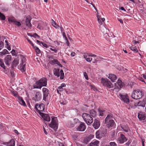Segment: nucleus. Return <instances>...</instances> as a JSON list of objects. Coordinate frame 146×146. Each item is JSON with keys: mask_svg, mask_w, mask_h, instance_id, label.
Wrapping results in <instances>:
<instances>
[{"mask_svg": "<svg viewBox=\"0 0 146 146\" xmlns=\"http://www.w3.org/2000/svg\"><path fill=\"white\" fill-rule=\"evenodd\" d=\"M103 85L109 88H113L114 89H120L124 85V83H115L113 85L111 83H102Z\"/></svg>", "mask_w": 146, "mask_h": 146, "instance_id": "1", "label": "nucleus"}, {"mask_svg": "<svg viewBox=\"0 0 146 146\" xmlns=\"http://www.w3.org/2000/svg\"><path fill=\"white\" fill-rule=\"evenodd\" d=\"M51 121L49 124V126L53 129L54 131H56L58 127V121L56 117L54 116L51 117Z\"/></svg>", "mask_w": 146, "mask_h": 146, "instance_id": "2", "label": "nucleus"}, {"mask_svg": "<svg viewBox=\"0 0 146 146\" xmlns=\"http://www.w3.org/2000/svg\"><path fill=\"white\" fill-rule=\"evenodd\" d=\"M113 116L111 114L108 115L105 119V123L108 127L113 126L115 123L114 120L112 119Z\"/></svg>", "mask_w": 146, "mask_h": 146, "instance_id": "3", "label": "nucleus"}, {"mask_svg": "<svg viewBox=\"0 0 146 146\" xmlns=\"http://www.w3.org/2000/svg\"><path fill=\"white\" fill-rule=\"evenodd\" d=\"M143 95L142 91L137 90L133 91L131 94V97L134 99L137 100L141 98Z\"/></svg>", "mask_w": 146, "mask_h": 146, "instance_id": "4", "label": "nucleus"}, {"mask_svg": "<svg viewBox=\"0 0 146 146\" xmlns=\"http://www.w3.org/2000/svg\"><path fill=\"white\" fill-rule=\"evenodd\" d=\"M82 117L84 121L88 125H90L93 121L92 117L90 115L86 113H83L82 115Z\"/></svg>", "mask_w": 146, "mask_h": 146, "instance_id": "5", "label": "nucleus"}, {"mask_svg": "<svg viewBox=\"0 0 146 146\" xmlns=\"http://www.w3.org/2000/svg\"><path fill=\"white\" fill-rule=\"evenodd\" d=\"M119 96L120 97L121 100L123 101L124 102L127 104L129 102V97L125 93H120Z\"/></svg>", "mask_w": 146, "mask_h": 146, "instance_id": "6", "label": "nucleus"}, {"mask_svg": "<svg viewBox=\"0 0 146 146\" xmlns=\"http://www.w3.org/2000/svg\"><path fill=\"white\" fill-rule=\"evenodd\" d=\"M20 64V69L22 72H24L26 70V62L25 58L24 56H22L21 58Z\"/></svg>", "mask_w": 146, "mask_h": 146, "instance_id": "7", "label": "nucleus"}, {"mask_svg": "<svg viewBox=\"0 0 146 146\" xmlns=\"http://www.w3.org/2000/svg\"><path fill=\"white\" fill-rule=\"evenodd\" d=\"M39 114L44 120L47 121H50V117L49 114H45L41 112H39Z\"/></svg>", "mask_w": 146, "mask_h": 146, "instance_id": "8", "label": "nucleus"}, {"mask_svg": "<svg viewBox=\"0 0 146 146\" xmlns=\"http://www.w3.org/2000/svg\"><path fill=\"white\" fill-rule=\"evenodd\" d=\"M127 139L125 135L121 133L120 134L119 137L118 138L117 141L119 143L122 144L126 141Z\"/></svg>", "mask_w": 146, "mask_h": 146, "instance_id": "9", "label": "nucleus"}, {"mask_svg": "<svg viewBox=\"0 0 146 146\" xmlns=\"http://www.w3.org/2000/svg\"><path fill=\"white\" fill-rule=\"evenodd\" d=\"M44 105L43 104H40L38 105L36 104L35 106V107L36 110L40 111H44Z\"/></svg>", "mask_w": 146, "mask_h": 146, "instance_id": "10", "label": "nucleus"}, {"mask_svg": "<svg viewBox=\"0 0 146 146\" xmlns=\"http://www.w3.org/2000/svg\"><path fill=\"white\" fill-rule=\"evenodd\" d=\"M42 91L43 93V100L46 101V97L48 96L49 94V90L48 89L46 88H43Z\"/></svg>", "mask_w": 146, "mask_h": 146, "instance_id": "11", "label": "nucleus"}, {"mask_svg": "<svg viewBox=\"0 0 146 146\" xmlns=\"http://www.w3.org/2000/svg\"><path fill=\"white\" fill-rule=\"evenodd\" d=\"M86 129V127L84 123L81 122L79 126L76 128L77 130L79 131H84Z\"/></svg>", "mask_w": 146, "mask_h": 146, "instance_id": "12", "label": "nucleus"}, {"mask_svg": "<svg viewBox=\"0 0 146 146\" xmlns=\"http://www.w3.org/2000/svg\"><path fill=\"white\" fill-rule=\"evenodd\" d=\"M41 97L42 95L41 93L40 92H38L36 93L34 98L35 101H39L41 99Z\"/></svg>", "mask_w": 146, "mask_h": 146, "instance_id": "13", "label": "nucleus"}, {"mask_svg": "<svg viewBox=\"0 0 146 146\" xmlns=\"http://www.w3.org/2000/svg\"><path fill=\"white\" fill-rule=\"evenodd\" d=\"M15 141L14 139H12L8 142H4L3 144L7 146H15Z\"/></svg>", "mask_w": 146, "mask_h": 146, "instance_id": "14", "label": "nucleus"}, {"mask_svg": "<svg viewBox=\"0 0 146 146\" xmlns=\"http://www.w3.org/2000/svg\"><path fill=\"white\" fill-rule=\"evenodd\" d=\"M11 60V56L7 55L5 58V61L6 65L9 66Z\"/></svg>", "mask_w": 146, "mask_h": 146, "instance_id": "15", "label": "nucleus"}, {"mask_svg": "<svg viewBox=\"0 0 146 146\" xmlns=\"http://www.w3.org/2000/svg\"><path fill=\"white\" fill-rule=\"evenodd\" d=\"M100 142L96 139L93 140L88 146H99Z\"/></svg>", "mask_w": 146, "mask_h": 146, "instance_id": "16", "label": "nucleus"}, {"mask_svg": "<svg viewBox=\"0 0 146 146\" xmlns=\"http://www.w3.org/2000/svg\"><path fill=\"white\" fill-rule=\"evenodd\" d=\"M138 117L140 120H144L145 119V115L144 113L140 112L138 113Z\"/></svg>", "mask_w": 146, "mask_h": 146, "instance_id": "17", "label": "nucleus"}, {"mask_svg": "<svg viewBox=\"0 0 146 146\" xmlns=\"http://www.w3.org/2000/svg\"><path fill=\"white\" fill-rule=\"evenodd\" d=\"M31 19L30 17H27L25 20V22L26 25L29 28H30L31 27Z\"/></svg>", "mask_w": 146, "mask_h": 146, "instance_id": "18", "label": "nucleus"}, {"mask_svg": "<svg viewBox=\"0 0 146 146\" xmlns=\"http://www.w3.org/2000/svg\"><path fill=\"white\" fill-rule=\"evenodd\" d=\"M100 125V124L99 121L97 119H95L93 124V126L96 129H98Z\"/></svg>", "mask_w": 146, "mask_h": 146, "instance_id": "19", "label": "nucleus"}, {"mask_svg": "<svg viewBox=\"0 0 146 146\" xmlns=\"http://www.w3.org/2000/svg\"><path fill=\"white\" fill-rule=\"evenodd\" d=\"M100 28L101 31L104 34L108 35V33L109 31L108 30L103 26H100Z\"/></svg>", "mask_w": 146, "mask_h": 146, "instance_id": "20", "label": "nucleus"}, {"mask_svg": "<svg viewBox=\"0 0 146 146\" xmlns=\"http://www.w3.org/2000/svg\"><path fill=\"white\" fill-rule=\"evenodd\" d=\"M108 78L111 80V81L113 82L117 78L116 76L112 74H109Z\"/></svg>", "mask_w": 146, "mask_h": 146, "instance_id": "21", "label": "nucleus"}, {"mask_svg": "<svg viewBox=\"0 0 146 146\" xmlns=\"http://www.w3.org/2000/svg\"><path fill=\"white\" fill-rule=\"evenodd\" d=\"M19 63V61L18 59L17 58L15 59L13 62L12 65V67L13 68L14 67H16L18 65Z\"/></svg>", "mask_w": 146, "mask_h": 146, "instance_id": "22", "label": "nucleus"}, {"mask_svg": "<svg viewBox=\"0 0 146 146\" xmlns=\"http://www.w3.org/2000/svg\"><path fill=\"white\" fill-rule=\"evenodd\" d=\"M59 69L56 68H54L53 70L54 74L55 76L58 77L60 76Z\"/></svg>", "mask_w": 146, "mask_h": 146, "instance_id": "23", "label": "nucleus"}, {"mask_svg": "<svg viewBox=\"0 0 146 146\" xmlns=\"http://www.w3.org/2000/svg\"><path fill=\"white\" fill-rule=\"evenodd\" d=\"M121 127L122 130L125 132H128L129 128L127 125H123L121 126Z\"/></svg>", "mask_w": 146, "mask_h": 146, "instance_id": "24", "label": "nucleus"}, {"mask_svg": "<svg viewBox=\"0 0 146 146\" xmlns=\"http://www.w3.org/2000/svg\"><path fill=\"white\" fill-rule=\"evenodd\" d=\"M38 83H35L33 85V87L34 88H41V84Z\"/></svg>", "mask_w": 146, "mask_h": 146, "instance_id": "25", "label": "nucleus"}, {"mask_svg": "<svg viewBox=\"0 0 146 146\" xmlns=\"http://www.w3.org/2000/svg\"><path fill=\"white\" fill-rule=\"evenodd\" d=\"M90 116H92L94 117L96 116V112L93 110H91L90 111Z\"/></svg>", "mask_w": 146, "mask_h": 146, "instance_id": "26", "label": "nucleus"}, {"mask_svg": "<svg viewBox=\"0 0 146 146\" xmlns=\"http://www.w3.org/2000/svg\"><path fill=\"white\" fill-rule=\"evenodd\" d=\"M117 38L115 36L113 37L110 39V42L112 43L113 44H115L116 43V39H117Z\"/></svg>", "mask_w": 146, "mask_h": 146, "instance_id": "27", "label": "nucleus"}, {"mask_svg": "<svg viewBox=\"0 0 146 146\" xmlns=\"http://www.w3.org/2000/svg\"><path fill=\"white\" fill-rule=\"evenodd\" d=\"M74 124H71V126L72 127H74L75 125L78 123H80V121L78 119H74Z\"/></svg>", "mask_w": 146, "mask_h": 146, "instance_id": "28", "label": "nucleus"}, {"mask_svg": "<svg viewBox=\"0 0 146 146\" xmlns=\"http://www.w3.org/2000/svg\"><path fill=\"white\" fill-rule=\"evenodd\" d=\"M57 61L58 60L56 59H54L52 60H50L49 63L53 65L55 64H56Z\"/></svg>", "mask_w": 146, "mask_h": 146, "instance_id": "29", "label": "nucleus"}, {"mask_svg": "<svg viewBox=\"0 0 146 146\" xmlns=\"http://www.w3.org/2000/svg\"><path fill=\"white\" fill-rule=\"evenodd\" d=\"M0 66L4 69H6L3 60L1 59H0Z\"/></svg>", "mask_w": 146, "mask_h": 146, "instance_id": "30", "label": "nucleus"}, {"mask_svg": "<svg viewBox=\"0 0 146 146\" xmlns=\"http://www.w3.org/2000/svg\"><path fill=\"white\" fill-rule=\"evenodd\" d=\"M98 111L99 113V115L103 116L104 113L105 112V111L104 110H101L100 109H98Z\"/></svg>", "mask_w": 146, "mask_h": 146, "instance_id": "31", "label": "nucleus"}, {"mask_svg": "<svg viewBox=\"0 0 146 146\" xmlns=\"http://www.w3.org/2000/svg\"><path fill=\"white\" fill-rule=\"evenodd\" d=\"M11 92L14 96L16 97H19V95L16 91H12Z\"/></svg>", "mask_w": 146, "mask_h": 146, "instance_id": "32", "label": "nucleus"}, {"mask_svg": "<svg viewBox=\"0 0 146 146\" xmlns=\"http://www.w3.org/2000/svg\"><path fill=\"white\" fill-rule=\"evenodd\" d=\"M129 48L132 51L134 52H138V50L137 49L136 46H131L129 47Z\"/></svg>", "mask_w": 146, "mask_h": 146, "instance_id": "33", "label": "nucleus"}, {"mask_svg": "<svg viewBox=\"0 0 146 146\" xmlns=\"http://www.w3.org/2000/svg\"><path fill=\"white\" fill-rule=\"evenodd\" d=\"M47 80L46 78H42L40 79L38 82L36 81V82H47Z\"/></svg>", "mask_w": 146, "mask_h": 146, "instance_id": "34", "label": "nucleus"}, {"mask_svg": "<svg viewBox=\"0 0 146 146\" xmlns=\"http://www.w3.org/2000/svg\"><path fill=\"white\" fill-rule=\"evenodd\" d=\"M60 79H62L63 78L64 76V73L62 70H61L60 71Z\"/></svg>", "mask_w": 146, "mask_h": 146, "instance_id": "35", "label": "nucleus"}, {"mask_svg": "<svg viewBox=\"0 0 146 146\" xmlns=\"http://www.w3.org/2000/svg\"><path fill=\"white\" fill-rule=\"evenodd\" d=\"M0 18L1 20H5V16L0 12Z\"/></svg>", "mask_w": 146, "mask_h": 146, "instance_id": "36", "label": "nucleus"}, {"mask_svg": "<svg viewBox=\"0 0 146 146\" xmlns=\"http://www.w3.org/2000/svg\"><path fill=\"white\" fill-rule=\"evenodd\" d=\"M8 21L9 22H13L14 23L16 20L15 19L14 17H12L9 19Z\"/></svg>", "mask_w": 146, "mask_h": 146, "instance_id": "37", "label": "nucleus"}, {"mask_svg": "<svg viewBox=\"0 0 146 146\" xmlns=\"http://www.w3.org/2000/svg\"><path fill=\"white\" fill-rule=\"evenodd\" d=\"M91 139V138H90V137L86 138L84 140V142L85 143H86V144H87L89 141Z\"/></svg>", "mask_w": 146, "mask_h": 146, "instance_id": "38", "label": "nucleus"}, {"mask_svg": "<svg viewBox=\"0 0 146 146\" xmlns=\"http://www.w3.org/2000/svg\"><path fill=\"white\" fill-rule=\"evenodd\" d=\"M35 47L34 48H35V50L36 53L38 54H40V51L39 48L36 46H35Z\"/></svg>", "mask_w": 146, "mask_h": 146, "instance_id": "39", "label": "nucleus"}, {"mask_svg": "<svg viewBox=\"0 0 146 146\" xmlns=\"http://www.w3.org/2000/svg\"><path fill=\"white\" fill-rule=\"evenodd\" d=\"M19 103L21 105L23 106H24L26 107L27 106L26 105L25 102V101H24V100L23 99L22 100H21V101Z\"/></svg>", "mask_w": 146, "mask_h": 146, "instance_id": "40", "label": "nucleus"}, {"mask_svg": "<svg viewBox=\"0 0 146 146\" xmlns=\"http://www.w3.org/2000/svg\"><path fill=\"white\" fill-rule=\"evenodd\" d=\"M7 52H8V51L7 50L4 49L2 51V52H0V55H4L6 54Z\"/></svg>", "mask_w": 146, "mask_h": 146, "instance_id": "41", "label": "nucleus"}, {"mask_svg": "<svg viewBox=\"0 0 146 146\" xmlns=\"http://www.w3.org/2000/svg\"><path fill=\"white\" fill-rule=\"evenodd\" d=\"M105 20V19L104 18H101V19L99 20V21H98L99 22V23L101 25L102 24L103 22H104V21Z\"/></svg>", "mask_w": 146, "mask_h": 146, "instance_id": "42", "label": "nucleus"}, {"mask_svg": "<svg viewBox=\"0 0 146 146\" xmlns=\"http://www.w3.org/2000/svg\"><path fill=\"white\" fill-rule=\"evenodd\" d=\"M60 102L61 104H62L63 105H65L67 103V102L66 100H60Z\"/></svg>", "mask_w": 146, "mask_h": 146, "instance_id": "43", "label": "nucleus"}, {"mask_svg": "<svg viewBox=\"0 0 146 146\" xmlns=\"http://www.w3.org/2000/svg\"><path fill=\"white\" fill-rule=\"evenodd\" d=\"M31 36L35 38H40L39 36L36 33H35L32 36Z\"/></svg>", "mask_w": 146, "mask_h": 146, "instance_id": "44", "label": "nucleus"}, {"mask_svg": "<svg viewBox=\"0 0 146 146\" xmlns=\"http://www.w3.org/2000/svg\"><path fill=\"white\" fill-rule=\"evenodd\" d=\"M102 82H110V81H109L108 79L107 78H102Z\"/></svg>", "mask_w": 146, "mask_h": 146, "instance_id": "45", "label": "nucleus"}, {"mask_svg": "<svg viewBox=\"0 0 146 146\" xmlns=\"http://www.w3.org/2000/svg\"><path fill=\"white\" fill-rule=\"evenodd\" d=\"M110 146H117V144L114 142H111L110 143Z\"/></svg>", "mask_w": 146, "mask_h": 146, "instance_id": "46", "label": "nucleus"}, {"mask_svg": "<svg viewBox=\"0 0 146 146\" xmlns=\"http://www.w3.org/2000/svg\"><path fill=\"white\" fill-rule=\"evenodd\" d=\"M14 23L18 26H20L21 25V23L20 22L17 21H16Z\"/></svg>", "mask_w": 146, "mask_h": 146, "instance_id": "47", "label": "nucleus"}, {"mask_svg": "<svg viewBox=\"0 0 146 146\" xmlns=\"http://www.w3.org/2000/svg\"><path fill=\"white\" fill-rule=\"evenodd\" d=\"M4 46V44L3 42L1 41L0 42V50L3 48Z\"/></svg>", "mask_w": 146, "mask_h": 146, "instance_id": "48", "label": "nucleus"}, {"mask_svg": "<svg viewBox=\"0 0 146 146\" xmlns=\"http://www.w3.org/2000/svg\"><path fill=\"white\" fill-rule=\"evenodd\" d=\"M131 142L132 141L131 140H129L125 144V145L127 146H129Z\"/></svg>", "mask_w": 146, "mask_h": 146, "instance_id": "49", "label": "nucleus"}, {"mask_svg": "<svg viewBox=\"0 0 146 146\" xmlns=\"http://www.w3.org/2000/svg\"><path fill=\"white\" fill-rule=\"evenodd\" d=\"M90 86L91 88L94 91L96 90H97V89L94 86L90 85Z\"/></svg>", "mask_w": 146, "mask_h": 146, "instance_id": "50", "label": "nucleus"}, {"mask_svg": "<svg viewBox=\"0 0 146 146\" xmlns=\"http://www.w3.org/2000/svg\"><path fill=\"white\" fill-rule=\"evenodd\" d=\"M86 61L89 62H91L92 60V58H86Z\"/></svg>", "mask_w": 146, "mask_h": 146, "instance_id": "51", "label": "nucleus"}, {"mask_svg": "<svg viewBox=\"0 0 146 146\" xmlns=\"http://www.w3.org/2000/svg\"><path fill=\"white\" fill-rule=\"evenodd\" d=\"M27 40L28 42H29V43L31 44V45L34 48H35V46H34V44H33L32 42L29 39L27 38Z\"/></svg>", "mask_w": 146, "mask_h": 146, "instance_id": "52", "label": "nucleus"}, {"mask_svg": "<svg viewBox=\"0 0 146 146\" xmlns=\"http://www.w3.org/2000/svg\"><path fill=\"white\" fill-rule=\"evenodd\" d=\"M52 51H54V52H56L57 51V49L56 48L54 47H52Z\"/></svg>", "mask_w": 146, "mask_h": 146, "instance_id": "53", "label": "nucleus"}, {"mask_svg": "<svg viewBox=\"0 0 146 146\" xmlns=\"http://www.w3.org/2000/svg\"><path fill=\"white\" fill-rule=\"evenodd\" d=\"M11 53L13 56H17V54H16V52L15 50H13L11 51Z\"/></svg>", "mask_w": 146, "mask_h": 146, "instance_id": "54", "label": "nucleus"}, {"mask_svg": "<svg viewBox=\"0 0 146 146\" xmlns=\"http://www.w3.org/2000/svg\"><path fill=\"white\" fill-rule=\"evenodd\" d=\"M84 76L85 77V78L86 80H88V76H87V74L86 73V72H84Z\"/></svg>", "mask_w": 146, "mask_h": 146, "instance_id": "55", "label": "nucleus"}, {"mask_svg": "<svg viewBox=\"0 0 146 146\" xmlns=\"http://www.w3.org/2000/svg\"><path fill=\"white\" fill-rule=\"evenodd\" d=\"M52 26L56 28L57 29L59 27V26L55 23Z\"/></svg>", "mask_w": 146, "mask_h": 146, "instance_id": "56", "label": "nucleus"}, {"mask_svg": "<svg viewBox=\"0 0 146 146\" xmlns=\"http://www.w3.org/2000/svg\"><path fill=\"white\" fill-rule=\"evenodd\" d=\"M17 98L18 99V100L19 103L21 101V100H23V98L21 97H20L19 96V97H17Z\"/></svg>", "mask_w": 146, "mask_h": 146, "instance_id": "57", "label": "nucleus"}, {"mask_svg": "<svg viewBox=\"0 0 146 146\" xmlns=\"http://www.w3.org/2000/svg\"><path fill=\"white\" fill-rule=\"evenodd\" d=\"M62 35L63 36V37L64 38H65V40H66L67 39V38L66 37V35L65 33L64 32H63L62 33Z\"/></svg>", "mask_w": 146, "mask_h": 146, "instance_id": "58", "label": "nucleus"}, {"mask_svg": "<svg viewBox=\"0 0 146 146\" xmlns=\"http://www.w3.org/2000/svg\"><path fill=\"white\" fill-rule=\"evenodd\" d=\"M38 83L41 84V87L42 86H45L47 85V83Z\"/></svg>", "mask_w": 146, "mask_h": 146, "instance_id": "59", "label": "nucleus"}, {"mask_svg": "<svg viewBox=\"0 0 146 146\" xmlns=\"http://www.w3.org/2000/svg\"><path fill=\"white\" fill-rule=\"evenodd\" d=\"M140 103V102L139 101H138L136 103H134V105L135 106H141L139 104V103Z\"/></svg>", "mask_w": 146, "mask_h": 146, "instance_id": "60", "label": "nucleus"}, {"mask_svg": "<svg viewBox=\"0 0 146 146\" xmlns=\"http://www.w3.org/2000/svg\"><path fill=\"white\" fill-rule=\"evenodd\" d=\"M130 84H129V83L127 84V85L129 86V87H130L131 88H132V86L133 85V83H130Z\"/></svg>", "mask_w": 146, "mask_h": 146, "instance_id": "61", "label": "nucleus"}, {"mask_svg": "<svg viewBox=\"0 0 146 146\" xmlns=\"http://www.w3.org/2000/svg\"><path fill=\"white\" fill-rule=\"evenodd\" d=\"M58 89L57 90V92H58V91H61L62 90V87L61 86H59L58 88Z\"/></svg>", "mask_w": 146, "mask_h": 146, "instance_id": "62", "label": "nucleus"}, {"mask_svg": "<svg viewBox=\"0 0 146 146\" xmlns=\"http://www.w3.org/2000/svg\"><path fill=\"white\" fill-rule=\"evenodd\" d=\"M42 44L43 46H44V47H45L46 48H48L49 47V46H47V44H45L44 43L42 42Z\"/></svg>", "mask_w": 146, "mask_h": 146, "instance_id": "63", "label": "nucleus"}, {"mask_svg": "<svg viewBox=\"0 0 146 146\" xmlns=\"http://www.w3.org/2000/svg\"><path fill=\"white\" fill-rule=\"evenodd\" d=\"M96 137L97 138H100V136L99 135V132H98L96 133Z\"/></svg>", "mask_w": 146, "mask_h": 146, "instance_id": "64", "label": "nucleus"}]
</instances>
